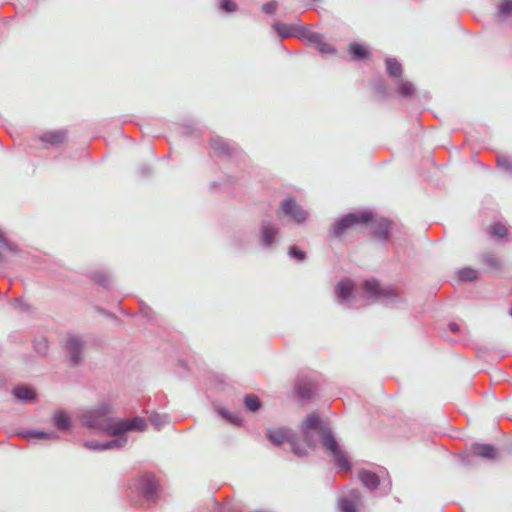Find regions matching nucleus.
I'll use <instances>...</instances> for the list:
<instances>
[{
  "mask_svg": "<svg viewBox=\"0 0 512 512\" xmlns=\"http://www.w3.org/2000/svg\"><path fill=\"white\" fill-rule=\"evenodd\" d=\"M300 429L303 441L312 449L317 445L312 432L314 431L318 434L321 446L330 461L334 464L337 472H350L353 469V463L348 452L339 442L330 424L324 421L318 414H307L300 424Z\"/></svg>",
  "mask_w": 512,
  "mask_h": 512,
  "instance_id": "nucleus-1",
  "label": "nucleus"
},
{
  "mask_svg": "<svg viewBox=\"0 0 512 512\" xmlns=\"http://www.w3.org/2000/svg\"><path fill=\"white\" fill-rule=\"evenodd\" d=\"M114 408L109 402H101L80 415L81 424L89 429H98L104 433H114L116 423Z\"/></svg>",
  "mask_w": 512,
  "mask_h": 512,
  "instance_id": "nucleus-2",
  "label": "nucleus"
},
{
  "mask_svg": "<svg viewBox=\"0 0 512 512\" xmlns=\"http://www.w3.org/2000/svg\"><path fill=\"white\" fill-rule=\"evenodd\" d=\"M373 220V211L365 209L355 212H349L336 219L329 229L332 237H341L348 229L358 225H368Z\"/></svg>",
  "mask_w": 512,
  "mask_h": 512,
  "instance_id": "nucleus-3",
  "label": "nucleus"
},
{
  "mask_svg": "<svg viewBox=\"0 0 512 512\" xmlns=\"http://www.w3.org/2000/svg\"><path fill=\"white\" fill-rule=\"evenodd\" d=\"M364 291L382 303L390 306H400L406 304V300L401 296L398 290L393 286L383 287L377 279H367L363 282Z\"/></svg>",
  "mask_w": 512,
  "mask_h": 512,
  "instance_id": "nucleus-4",
  "label": "nucleus"
},
{
  "mask_svg": "<svg viewBox=\"0 0 512 512\" xmlns=\"http://www.w3.org/2000/svg\"><path fill=\"white\" fill-rule=\"evenodd\" d=\"M210 148L220 160L238 163L244 158L242 149L234 142L221 136L210 138Z\"/></svg>",
  "mask_w": 512,
  "mask_h": 512,
  "instance_id": "nucleus-5",
  "label": "nucleus"
},
{
  "mask_svg": "<svg viewBox=\"0 0 512 512\" xmlns=\"http://www.w3.org/2000/svg\"><path fill=\"white\" fill-rule=\"evenodd\" d=\"M136 492L147 502L156 503L161 492V485L154 474L145 472L134 481Z\"/></svg>",
  "mask_w": 512,
  "mask_h": 512,
  "instance_id": "nucleus-6",
  "label": "nucleus"
},
{
  "mask_svg": "<svg viewBox=\"0 0 512 512\" xmlns=\"http://www.w3.org/2000/svg\"><path fill=\"white\" fill-rule=\"evenodd\" d=\"M87 342L79 334L68 333L63 343V350L68 356V365L70 367H79L84 362V352Z\"/></svg>",
  "mask_w": 512,
  "mask_h": 512,
  "instance_id": "nucleus-7",
  "label": "nucleus"
},
{
  "mask_svg": "<svg viewBox=\"0 0 512 512\" xmlns=\"http://www.w3.org/2000/svg\"><path fill=\"white\" fill-rule=\"evenodd\" d=\"M280 233L279 226L271 220H262L259 226L258 242L263 250H269L277 242Z\"/></svg>",
  "mask_w": 512,
  "mask_h": 512,
  "instance_id": "nucleus-8",
  "label": "nucleus"
},
{
  "mask_svg": "<svg viewBox=\"0 0 512 512\" xmlns=\"http://www.w3.org/2000/svg\"><path fill=\"white\" fill-rule=\"evenodd\" d=\"M337 506L341 512H360L364 509L362 492L358 488L350 489L338 497Z\"/></svg>",
  "mask_w": 512,
  "mask_h": 512,
  "instance_id": "nucleus-9",
  "label": "nucleus"
},
{
  "mask_svg": "<svg viewBox=\"0 0 512 512\" xmlns=\"http://www.w3.org/2000/svg\"><path fill=\"white\" fill-rule=\"evenodd\" d=\"M280 212L298 225L303 224L309 215L293 197H287L281 201Z\"/></svg>",
  "mask_w": 512,
  "mask_h": 512,
  "instance_id": "nucleus-10",
  "label": "nucleus"
},
{
  "mask_svg": "<svg viewBox=\"0 0 512 512\" xmlns=\"http://www.w3.org/2000/svg\"><path fill=\"white\" fill-rule=\"evenodd\" d=\"M371 225V235L373 240L382 244L386 243L391 238V230L394 225L393 221L386 217L376 218L373 214V220L369 221Z\"/></svg>",
  "mask_w": 512,
  "mask_h": 512,
  "instance_id": "nucleus-11",
  "label": "nucleus"
},
{
  "mask_svg": "<svg viewBox=\"0 0 512 512\" xmlns=\"http://www.w3.org/2000/svg\"><path fill=\"white\" fill-rule=\"evenodd\" d=\"M272 27L281 38L296 37L302 41L307 40L310 32V29L304 24H288L276 21Z\"/></svg>",
  "mask_w": 512,
  "mask_h": 512,
  "instance_id": "nucleus-12",
  "label": "nucleus"
},
{
  "mask_svg": "<svg viewBox=\"0 0 512 512\" xmlns=\"http://www.w3.org/2000/svg\"><path fill=\"white\" fill-rule=\"evenodd\" d=\"M114 428V433L125 434L127 431L142 432L147 428V423L141 416H135L131 418L124 417L116 420Z\"/></svg>",
  "mask_w": 512,
  "mask_h": 512,
  "instance_id": "nucleus-13",
  "label": "nucleus"
},
{
  "mask_svg": "<svg viewBox=\"0 0 512 512\" xmlns=\"http://www.w3.org/2000/svg\"><path fill=\"white\" fill-rule=\"evenodd\" d=\"M68 137V131L66 129L50 130L42 133L39 136V140L42 142L44 148L61 146Z\"/></svg>",
  "mask_w": 512,
  "mask_h": 512,
  "instance_id": "nucleus-14",
  "label": "nucleus"
},
{
  "mask_svg": "<svg viewBox=\"0 0 512 512\" xmlns=\"http://www.w3.org/2000/svg\"><path fill=\"white\" fill-rule=\"evenodd\" d=\"M355 285L350 279H341L335 286V294L338 298V303L344 305L350 303L355 299Z\"/></svg>",
  "mask_w": 512,
  "mask_h": 512,
  "instance_id": "nucleus-15",
  "label": "nucleus"
},
{
  "mask_svg": "<svg viewBox=\"0 0 512 512\" xmlns=\"http://www.w3.org/2000/svg\"><path fill=\"white\" fill-rule=\"evenodd\" d=\"M295 433L286 427L268 429L266 432L267 439L275 446H280L284 442L289 443Z\"/></svg>",
  "mask_w": 512,
  "mask_h": 512,
  "instance_id": "nucleus-16",
  "label": "nucleus"
},
{
  "mask_svg": "<svg viewBox=\"0 0 512 512\" xmlns=\"http://www.w3.org/2000/svg\"><path fill=\"white\" fill-rule=\"evenodd\" d=\"M358 479L361 484L371 492L377 490L381 483V479L377 473L365 468L358 471Z\"/></svg>",
  "mask_w": 512,
  "mask_h": 512,
  "instance_id": "nucleus-17",
  "label": "nucleus"
},
{
  "mask_svg": "<svg viewBox=\"0 0 512 512\" xmlns=\"http://www.w3.org/2000/svg\"><path fill=\"white\" fill-rule=\"evenodd\" d=\"M12 395L17 401L23 404L33 403L37 401L36 391L25 384H20L12 389Z\"/></svg>",
  "mask_w": 512,
  "mask_h": 512,
  "instance_id": "nucleus-18",
  "label": "nucleus"
},
{
  "mask_svg": "<svg viewBox=\"0 0 512 512\" xmlns=\"http://www.w3.org/2000/svg\"><path fill=\"white\" fill-rule=\"evenodd\" d=\"M473 456L486 460H493L498 455V449L493 444L474 443L471 447Z\"/></svg>",
  "mask_w": 512,
  "mask_h": 512,
  "instance_id": "nucleus-19",
  "label": "nucleus"
},
{
  "mask_svg": "<svg viewBox=\"0 0 512 512\" xmlns=\"http://www.w3.org/2000/svg\"><path fill=\"white\" fill-rule=\"evenodd\" d=\"M307 42L315 44L320 53L325 55H332L337 52L336 48L323 40L322 34L311 31L307 37Z\"/></svg>",
  "mask_w": 512,
  "mask_h": 512,
  "instance_id": "nucleus-20",
  "label": "nucleus"
},
{
  "mask_svg": "<svg viewBox=\"0 0 512 512\" xmlns=\"http://www.w3.org/2000/svg\"><path fill=\"white\" fill-rule=\"evenodd\" d=\"M315 387L310 382L297 380L294 385V395L300 401H309L314 395Z\"/></svg>",
  "mask_w": 512,
  "mask_h": 512,
  "instance_id": "nucleus-21",
  "label": "nucleus"
},
{
  "mask_svg": "<svg viewBox=\"0 0 512 512\" xmlns=\"http://www.w3.org/2000/svg\"><path fill=\"white\" fill-rule=\"evenodd\" d=\"M385 69L387 75L393 80H399L403 75V67L402 64L393 57H386L385 60Z\"/></svg>",
  "mask_w": 512,
  "mask_h": 512,
  "instance_id": "nucleus-22",
  "label": "nucleus"
},
{
  "mask_svg": "<svg viewBox=\"0 0 512 512\" xmlns=\"http://www.w3.org/2000/svg\"><path fill=\"white\" fill-rule=\"evenodd\" d=\"M19 436H21L22 438L29 439V440H32V439H35V440H48V439L58 440L60 438L56 432H47V431L35 430V429H30V430H25L23 432H20Z\"/></svg>",
  "mask_w": 512,
  "mask_h": 512,
  "instance_id": "nucleus-23",
  "label": "nucleus"
},
{
  "mask_svg": "<svg viewBox=\"0 0 512 512\" xmlns=\"http://www.w3.org/2000/svg\"><path fill=\"white\" fill-rule=\"evenodd\" d=\"M53 425L59 431L69 430L72 425V418L66 411H58L52 414Z\"/></svg>",
  "mask_w": 512,
  "mask_h": 512,
  "instance_id": "nucleus-24",
  "label": "nucleus"
},
{
  "mask_svg": "<svg viewBox=\"0 0 512 512\" xmlns=\"http://www.w3.org/2000/svg\"><path fill=\"white\" fill-rule=\"evenodd\" d=\"M348 52L354 61H363L370 57L369 49L358 42L350 43Z\"/></svg>",
  "mask_w": 512,
  "mask_h": 512,
  "instance_id": "nucleus-25",
  "label": "nucleus"
},
{
  "mask_svg": "<svg viewBox=\"0 0 512 512\" xmlns=\"http://www.w3.org/2000/svg\"><path fill=\"white\" fill-rule=\"evenodd\" d=\"M88 277L92 282L103 287L105 290H110L113 287L112 279L102 270L92 271L88 274Z\"/></svg>",
  "mask_w": 512,
  "mask_h": 512,
  "instance_id": "nucleus-26",
  "label": "nucleus"
},
{
  "mask_svg": "<svg viewBox=\"0 0 512 512\" xmlns=\"http://www.w3.org/2000/svg\"><path fill=\"white\" fill-rule=\"evenodd\" d=\"M395 92L401 99H409L415 94L416 87L412 82L401 78L396 83Z\"/></svg>",
  "mask_w": 512,
  "mask_h": 512,
  "instance_id": "nucleus-27",
  "label": "nucleus"
},
{
  "mask_svg": "<svg viewBox=\"0 0 512 512\" xmlns=\"http://www.w3.org/2000/svg\"><path fill=\"white\" fill-rule=\"evenodd\" d=\"M115 436L113 439L104 441L105 451L113 449H122L128 442L126 434L123 433H107Z\"/></svg>",
  "mask_w": 512,
  "mask_h": 512,
  "instance_id": "nucleus-28",
  "label": "nucleus"
},
{
  "mask_svg": "<svg viewBox=\"0 0 512 512\" xmlns=\"http://www.w3.org/2000/svg\"><path fill=\"white\" fill-rule=\"evenodd\" d=\"M371 85L374 92L379 96L381 100H386L391 97V91L389 90L386 81L382 77L375 78Z\"/></svg>",
  "mask_w": 512,
  "mask_h": 512,
  "instance_id": "nucleus-29",
  "label": "nucleus"
},
{
  "mask_svg": "<svg viewBox=\"0 0 512 512\" xmlns=\"http://www.w3.org/2000/svg\"><path fill=\"white\" fill-rule=\"evenodd\" d=\"M216 411L219 416H221L230 424L236 427H241L243 425V419L238 413L231 412L225 407H219Z\"/></svg>",
  "mask_w": 512,
  "mask_h": 512,
  "instance_id": "nucleus-30",
  "label": "nucleus"
},
{
  "mask_svg": "<svg viewBox=\"0 0 512 512\" xmlns=\"http://www.w3.org/2000/svg\"><path fill=\"white\" fill-rule=\"evenodd\" d=\"M243 404L248 412L256 413L262 408V401L254 394H246L243 399Z\"/></svg>",
  "mask_w": 512,
  "mask_h": 512,
  "instance_id": "nucleus-31",
  "label": "nucleus"
},
{
  "mask_svg": "<svg viewBox=\"0 0 512 512\" xmlns=\"http://www.w3.org/2000/svg\"><path fill=\"white\" fill-rule=\"evenodd\" d=\"M457 277L460 281L472 282L479 278V273L471 267H463L457 271Z\"/></svg>",
  "mask_w": 512,
  "mask_h": 512,
  "instance_id": "nucleus-32",
  "label": "nucleus"
},
{
  "mask_svg": "<svg viewBox=\"0 0 512 512\" xmlns=\"http://www.w3.org/2000/svg\"><path fill=\"white\" fill-rule=\"evenodd\" d=\"M0 248L9 252L13 256L20 254L21 250L17 244L7 239L4 234L0 231Z\"/></svg>",
  "mask_w": 512,
  "mask_h": 512,
  "instance_id": "nucleus-33",
  "label": "nucleus"
},
{
  "mask_svg": "<svg viewBox=\"0 0 512 512\" xmlns=\"http://www.w3.org/2000/svg\"><path fill=\"white\" fill-rule=\"evenodd\" d=\"M289 444L291 446V452L295 456L300 457V458H304V457L308 456L307 449L304 446L299 444L296 434L293 435L292 441H290Z\"/></svg>",
  "mask_w": 512,
  "mask_h": 512,
  "instance_id": "nucleus-34",
  "label": "nucleus"
},
{
  "mask_svg": "<svg viewBox=\"0 0 512 512\" xmlns=\"http://www.w3.org/2000/svg\"><path fill=\"white\" fill-rule=\"evenodd\" d=\"M288 256L298 262H304L307 259V254L297 245H291L288 248Z\"/></svg>",
  "mask_w": 512,
  "mask_h": 512,
  "instance_id": "nucleus-35",
  "label": "nucleus"
},
{
  "mask_svg": "<svg viewBox=\"0 0 512 512\" xmlns=\"http://www.w3.org/2000/svg\"><path fill=\"white\" fill-rule=\"evenodd\" d=\"M217 7L220 12L225 14H231L238 9L234 0H218Z\"/></svg>",
  "mask_w": 512,
  "mask_h": 512,
  "instance_id": "nucleus-36",
  "label": "nucleus"
},
{
  "mask_svg": "<svg viewBox=\"0 0 512 512\" xmlns=\"http://www.w3.org/2000/svg\"><path fill=\"white\" fill-rule=\"evenodd\" d=\"M149 420L156 430H160V428L167 423L168 416L153 411L149 416Z\"/></svg>",
  "mask_w": 512,
  "mask_h": 512,
  "instance_id": "nucleus-37",
  "label": "nucleus"
},
{
  "mask_svg": "<svg viewBox=\"0 0 512 512\" xmlns=\"http://www.w3.org/2000/svg\"><path fill=\"white\" fill-rule=\"evenodd\" d=\"M33 347L35 352L41 356L47 355L49 350V344L45 338L35 339L33 341Z\"/></svg>",
  "mask_w": 512,
  "mask_h": 512,
  "instance_id": "nucleus-38",
  "label": "nucleus"
},
{
  "mask_svg": "<svg viewBox=\"0 0 512 512\" xmlns=\"http://www.w3.org/2000/svg\"><path fill=\"white\" fill-rule=\"evenodd\" d=\"M489 232L492 236L502 239L506 237L508 230L502 223L495 222L490 226Z\"/></svg>",
  "mask_w": 512,
  "mask_h": 512,
  "instance_id": "nucleus-39",
  "label": "nucleus"
},
{
  "mask_svg": "<svg viewBox=\"0 0 512 512\" xmlns=\"http://www.w3.org/2000/svg\"><path fill=\"white\" fill-rule=\"evenodd\" d=\"M140 313L147 319L148 322H157V316L155 312L143 301H140Z\"/></svg>",
  "mask_w": 512,
  "mask_h": 512,
  "instance_id": "nucleus-40",
  "label": "nucleus"
},
{
  "mask_svg": "<svg viewBox=\"0 0 512 512\" xmlns=\"http://www.w3.org/2000/svg\"><path fill=\"white\" fill-rule=\"evenodd\" d=\"M498 13L504 18L512 16V0H502L498 6Z\"/></svg>",
  "mask_w": 512,
  "mask_h": 512,
  "instance_id": "nucleus-41",
  "label": "nucleus"
},
{
  "mask_svg": "<svg viewBox=\"0 0 512 512\" xmlns=\"http://www.w3.org/2000/svg\"><path fill=\"white\" fill-rule=\"evenodd\" d=\"M181 130L185 136H194L198 131V127L194 121H185L181 125Z\"/></svg>",
  "mask_w": 512,
  "mask_h": 512,
  "instance_id": "nucleus-42",
  "label": "nucleus"
},
{
  "mask_svg": "<svg viewBox=\"0 0 512 512\" xmlns=\"http://www.w3.org/2000/svg\"><path fill=\"white\" fill-rule=\"evenodd\" d=\"M230 242L231 246L236 250L243 251L246 248V243L243 237L238 233L232 235Z\"/></svg>",
  "mask_w": 512,
  "mask_h": 512,
  "instance_id": "nucleus-43",
  "label": "nucleus"
},
{
  "mask_svg": "<svg viewBox=\"0 0 512 512\" xmlns=\"http://www.w3.org/2000/svg\"><path fill=\"white\" fill-rule=\"evenodd\" d=\"M83 446L86 449H89L92 451H105L104 441L87 440V441H84Z\"/></svg>",
  "mask_w": 512,
  "mask_h": 512,
  "instance_id": "nucleus-44",
  "label": "nucleus"
},
{
  "mask_svg": "<svg viewBox=\"0 0 512 512\" xmlns=\"http://www.w3.org/2000/svg\"><path fill=\"white\" fill-rule=\"evenodd\" d=\"M497 166L502 170L512 174V159L506 156H500L497 158Z\"/></svg>",
  "mask_w": 512,
  "mask_h": 512,
  "instance_id": "nucleus-45",
  "label": "nucleus"
},
{
  "mask_svg": "<svg viewBox=\"0 0 512 512\" xmlns=\"http://www.w3.org/2000/svg\"><path fill=\"white\" fill-rule=\"evenodd\" d=\"M474 458L473 453L462 452L458 455V463L463 467H470L473 465Z\"/></svg>",
  "mask_w": 512,
  "mask_h": 512,
  "instance_id": "nucleus-46",
  "label": "nucleus"
},
{
  "mask_svg": "<svg viewBox=\"0 0 512 512\" xmlns=\"http://www.w3.org/2000/svg\"><path fill=\"white\" fill-rule=\"evenodd\" d=\"M482 261L486 266L493 268V269L498 268L500 265L498 259L492 254L483 255Z\"/></svg>",
  "mask_w": 512,
  "mask_h": 512,
  "instance_id": "nucleus-47",
  "label": "nucleus"
},
{
  "mask_svg": "<svg viewBox=\"0 0 512 512\" xmlns=\"http://www.w3.org/2000/svg\"><path fill=\"white\" fill-rule=\"evenodd\" d=\"M277 7H278L277 1L272 0V1H269L262 5V11L265 14L273 15V14H275Z\"/></svg>",
  "mask_w": 512,
  "mask_h": 512,
  "instance_id": "nucleus-48",
  "label": "nucleus"
},
{
  "mask_svg": "<svg viewBox=\"0 0 512 512\" xmlns=\"http://www.w3.org/2000/svg\"><path fill=\"white\" fill-rule=\"evenodd\" d=\"M153 174V169L149 164H141L138 168V175L142 178H148Z\"/></svg>",
  "mask_w": 512,
  "mask_h": 512,
  "instance_id": "nucleus-49",
  "label": "nucleus"
},
{
  "mask_svg": "<svg viewBox=\"0 0 512 512\" xmlns=\"http://www.w3.org/2000/svg\"><path fill=\"white\" fill-rule=\"evenodd\" d=\"M13 305L15 308H19L20 310H25L27 308L20 298L15 299Z\"/></svg>",
  "mask_w": 512,
  "mask_h": 512,
  "instance_id": "nucleus-50",
  "label": "nucleus"
},
{
  "mask_svg": "<svg viewBox=\"0 0 512 512\" xmlns=\"http://www.w3.org/2000/svg\"><path fill=\"white\" fill-rule=\"evenodd\" d=\"M448 328L451 332L457 333L460 330V326L456 322H449Z\"/></svg>",
  "mask_w": 512,
  "mask_h": 512,
  "instance_id": "nucleus-51",
  "label": "nucleus"
},
{
  "mask_svg": "<svg viewBox=\"0 0 512 512\" xmlns=\"http://www.w3.org/2000/svg\"><path fill=\"white\" fill-rule=\"evenodd\" d=\"M95 309H96V311H97V312H99V313H100V314H102V315H105V316H108V317H112V316H113V315H112V313H110V312H109V311H107L106 309L101 308V307H99V306H96V307H95Z\"/></svg>",
  "mask_w": 512,
  "mask_h": 512,
  "instance_id": "nucleus-52",
  "label": "nucleus"
},
{
  "mask_svg": "<svg viewBox=\"0 0 512 512\" xmlns=\"http://www.w3.org/2000/svg\"><path fill=\"white\" fill-rule=\"evenodd\" d=\"M391 487H392V484H391V481H389L388 484L383 487V495L384 496H387L388 494H390Z\"/></svg>",
  "mask_w": 512,
  "mask_h": 512,
  "instance_id": "nucleus-53",
  "label": "nucleus"
},
{
  "mask_svg": "<svg viewBox=\"0 0 512 512\" xmlns=\"http://www.w3.org/2000/svg\"><path fill=\"white\" fill-rule=\"evenodd\" d=\"M218 186H221V183H220V182H217V181H213V182L210 184V189H214L215 187H218Z\"/></svg>",
  "mask_w": 512,
  "mask_h": 512,
  "instance_id": "nucleus-54",
  "label": "nucleus"
},
{
  "mask_svg": "<svg viewBox=\"0 0 512 512\" xmlns=\"http://www.w3.org/2000/svg\"><path fill=\"white\" fill-rule=\"evenodd\" d=\"M4 261V256L3 254L0 252V262Z\"/></svg>",
  "mask_w": 512,
  "mask_h": 512,
  "instance_id": "nucleus-55",
  "label": "nucleus"
},
{
  "mask_svg": "<svg viewBox=\"0 0 512 512\" xmlns=\"http://www.w3.org/2000/svg\"><path fill=\"white\" fill-rule=\"evenodd\" d=\"M424 98H425V99H429V98H430V95H429L428 93H425V94H424Z\"/></svg>",
  "mask_w": 512,
  "mask_h": 512,
  "instance_id": "nucleus-56",
  "label": "nucleus"
},
{
  "mask_svg": "<svg viewBox=\"0 0 512 512\" xmlns=\"http://www.w3.org/2000/svg\"><path fill=\"white\" fill-rule=\"evenodd\" d=\"M228 180H229V181H230V180L232 181V180H234V177L229 176V177H228Z\"/></svg>",
  "mask_w": 512,
  "mask_h": 512,
  "instance_id": "nucleus-57",
  "label": "nucleus"
},
{
  "mask_svg": "<svg viewBox=\"0 0 512 512\" xmlns=\"http://www.w3.org/2000/svg\"><path fill=\"white\" fill-rule=\"evenodd\" d=\"M509 315L512 317V308L509 310Z\"/></svg>",
  "mask_w": 512,
  "mask_h": 512,
  "instance_id": "nucleus-58",
  "label": "nucleus"
}]
</instances>
